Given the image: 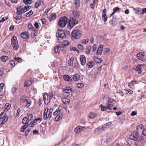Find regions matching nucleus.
I'll return each instance as SVG.
<instances>
[{"mask_svg": "<svg viewBox=\"0 0 146 146\" xmlns=\"http://www.w3.org/2000/svg\"><path fill=\"white\" fill-rule=\"evenodd\" d=\"M63 113H59L55 117V121H58L61 119L62 117Z\"/></svg>", "mask_w": 146, "mask_h": 146, "instance_id": "obj_21", "label": "nucleus"}, {"mask_svg": "<svg viewBox=\"0 0 146 146\" xmlns=\"http://www.w3.org/2000/svg\"><path fill=\"white\" fill-rule=\"evenodd\" d=\"M31 100L27 98L23 104L27 107H29L31 105Z\"/></svg>", "mask_w": 146, "mask_h": 146, "instance_id": "obj_22", "label": "nucleus"}, {"mask_svg": "<svg viewBox=\"0 0 146 146\" xmlns=\"http://www.w3.org/2000/svg\"><path fill=\"white\" fill-rule=\"evenodd\" d=\"M23 2L25 4H29L31 3L33 1L32 0H23Z\"/></svg>", "mask_w": 146, "mask_h": 146, "instance_id": "obj_39", "label": "nucleus"}, {"mask_svg": "<svg viewBox=\"0 0 146 146\" xmlns=\"http://www.w3.org/2000/svg\"><path fill=\"white\" fill-rule=\"evenodd\" d=\"M63 78L66 81L71 82L72 81L71 77L69 75L66 74L63 76Z\"/></svg>", "mask_w": 146, "mask_h": 146, "instance_id": "obj_18", "label": "nucleus"}, {"mask_svg": "<svg viewBox=\"0 0 146 146\" xmlns=\"http://www.w3.org/2000/svg\"><path fill=\"white\" fill-rule=\"evenodd\" d=\"M74 59V57H71L70 60H68V64L69 66H70L72 65Z\"/></svg>", "mask_w": 146, "mask_h": 146, "instance_id": "obj_35", "label": "nucleus"}, {"mask_svg": "<svg viewBox=\"0 0 146 146\" xmlns=\"http://www.w3.org/2000/svg\"><path fill=\"white\" fill-rule=\"evenodd\" d=\"M61 49V46L60 45H58L55 46L54 49V52L57 53L58 52V50H60Z\"/></svg>", "mask_w": 146, "mask_h": 146, "instance_id": "obj_31", "label": "nucleus"}, {"mask_svg": "<svg viewBox=\"0 0 146 146\" xmlns=\"http://www.w3.org/2000/svg\"><path fill=\"white\" fill-rule=\"evenodd\" d=\"M68 19L65 17L60 18L59 21L58 25L61 27H64L67 23Z\"/></svg>", "mask_w": 146, "mask_h": 146, "instance_id": "obj_3", "label": "nucleus"}, {"mask_svg": "<svg viewBox=\"0 0 146 146\" xmlns=\"http://www.w3.org/2000/svg\"><path fill=\"white\" fill-rule=\"evenodd\" d=\"M88 116L90 118H93L96 116V114L93 113H90L89 114Z\"/></svg>", "mask_w": 146, "mask_h": 146, "instance_id": "obj_44", "label": "nucleus"}, {"mask_svg": "<svg viewBox=\"0 0 146 146\" xmlns=\"http://www.w3.org/2000/svg\"><path fill=\"white\" fill-rule=\"evenodd\" d=\"M92 49V46H88L87 49L86 50V53L88 54L90 52Z\"/></svg>", "mask_w": 146, "mask_h": 146, "instance_id": "obj_46", "label": "nucleus"}, {"mask_svg": "<svg viewBox=\"0 0 146 146\" xmlns=\"http://www.w3.org/2000/svg\"><path fill=\"white\" fill-rule=\"evenodd\" d=\"M28 28L29 29L33 30V27L31 23H29L28 25Z\"/></svg>", "mask_w": 146, "mask_h": 146, "instance_id": "obj_62", "label": "nucleus"}, {"mask_svg": "<svg viewBox=\"0 0 146 146\" xmlns=\"http://www.w3.org/2000/svg\"><path fill=\"white\" fill-rule=\"evenodd\" d=\"M11 106V105L10 104L8 103H6L5 106V110H9L10 109Z\"/></svg>", "mask_w": 146, "mask_h": 146, "instance_id": "obj_37", "label": "nucleus"}, {"mask_svg": "<svg viewBox=\"0 0 146 146\" xmlns=\"http://www.w3.org/2000/svg\"><path fill=\"white\" fill-rule=\"evenodd\" d=\"M21 36L22 38L25 39H27L29 37L28 33L27 32L22 33L21 34Z\"/></svg>", "mask_w": 146, "mask_h": 146, "instance_id": "obj_20", "label": "nucleus"}, {"mask_svg": "<svg viewBox=\"0 0 146 146\" xmlns=\"http://www.w3.org/2000/svg\"><path fill=\"white\" fill-rule=\"evenodd\" d=\"M94 60L97 63H100L102 62L103 60L99 58L98 57H95L94 58Z\"/></svg>", "mask_w": 146, "mask_h": 146, "instance_id": "obj_38", "label": "nucleus"}, {"mask_svg": "<svg viewBox=\"0 0 146 146\" xmlns=\"http://www.w3.org/2000/svg\"><path fill=\"white\" fill-rule=\"evenodd\" d=\"M23 9L25 11V12L30 9L29 7V6H26L24 7H23Z\"/></svg>", "mask_w": 146, "mask_h": 146, "instance_id": "obj_59", "label": "nucleus"}, {"mask_svg": "<svg viewBox=\"0 0 146 146\" xmlns=\"http://www.w3.org/2000/svg\"><path fill=\"white\" fill-rule=\"evenodd\" d=\"M106 9H104L102 11V18L104 22H105L107 21V17L106 16Z\"/></svg>", "mask_w": 146, "mask_h": 146, "instance_id": "obj_19", "label": "nucleus"}, {"mask_svg": "<svg viewBox=\"0 0 146 146\" xmlns=\"http://www.w3.org/2000/svg\"><path fill=\"white\" fill-rule=\"evenodd\" d=\"M135 12L136 14H139L141 12L140 10H137L136 9H134Z\"/></svg>", "mask_w": 146, "mask_h": 146, "instance_id": "obj_61", "label": "nucleus"}, {"mask_svg": "<svg viewBox=\"0 0 146 146\" xmlns=\"http://www.w3.org/2000/svg\"><path fill=\"white\" fill-rule=\"evenodd\" d=\"M110 49L108 48H106L104 49V54L105 55L108 53L110 51Z\"/></svg>", "mask_w": 146, "mask_h": 146, "instance_id": "obj_50", "label": "nucleus"}, {"mask_svg": "<svg viewBox=\"0 0 146 146\" xmlns=\"http://www.w3.org/2000/svg\"><path fill=\"white\" fill-rule=\"evenodd\" d=\"M80 79V76L79 74H75L73 76L72 79L74 81L78 80Z\"/></svg>", "mask_w": 146, "mask_h": 146, "instance_id": "obj_27", "label": "nucleus"}, {"mask_svg": "<svg viewBox=\"0 0 146 146\" xmlns=\"http://www.w3.org/2000/svg\"><path fill=\"white\" fill-rule=\"evenodd\" d=\"M58 65V63L56 61L51 62L49 64V67L52 69L56 68L57 67Z\"/></svg>", "mask_w": 146, "mask_h": 146, "instance_id": "obj_14", "label": "nucleus"}, {"mask_svg": "<svg viewBox=\"0 0 146 146\" xmlns=\"http://www.w3.org/2000/svg\"><path fill=\"white\" fill-rule=\"evenodd\" d=\"M53 109L51 108L48 111V108H46L44 110L43 114V119L44 120L48 119L49 120L52 116V112Z\"/></svg>", "mask_w": 146, "mask_h": 146, "instance_id": "obj_1", "label": "nucleus"}, {"mask_svg": "<svg viewBox=\"0 0 146 146\" xmlns=\"http://www.w3.org/2000/svg\"><path fill=\"white\" fill-rule=\"evenodd\" d=\"M12 46L14 50H17L19 48V45L17 37L14 36L11 39Z\"/></svg>", "mask_w": 146, "mask_h": 146, "instance_id": "obj_4", "label": "nucleus"}, {"mask_svg": "<svg viewBox=\"0 0 146 146\" xmlns=\"http://www.w3.org/2000/svg\"><path fill=\"white\" fill-rule=\"evenodd\" d=\"M144 66L143 64H138L135 68L136 71L138 72L139 74H141L142 72Z\"/></svg>", "mask_w": 146, "mask_h": 146, "instance_id": "obj_11", "label": "nucleus"}, {"mask_svg": "<svg viewBox=\"0 0 146 146\" xmlns=\"http://www.w3.org/2000/svg\"><path fill=\"white\" fill-rule=\"evenodd\" d=\"M85 128L84 126H79L75 128L74 131L76 133H78L82 130Z\"/></svg>", "mask_w": 146, "mask_h": 146, "instance_id": "obj_15", "label": "nucleus"}, {"mask_svg": "<svg viewBox=\"0 0 146 146\" xmlns=\"http://www.w3.org/2000/svg\"><path fill=\"white\" fill-rule=\"evenodd\" d=\"M63 92L66 93H69L72 92V90L70 88L66 87L63 90Z\"/></svg>", "mask_w": 146, "mask_h": 146, "instance_id": "obj_24", "label": "nucleus"}, {"mask_svg": "<svg viewBox=\"0 0 146 146\" xmlns=\"http://www.w3.org/2000/svg\"><path fill=\"white\" fill-rule=\"evenodd\" d=\"M28 125H24L21 128V130L22 132L24 131V130L28 127Z\"/></svg>", "mask_w": 146, "mask_h": 146, "instance_id": "obj_45", "label": "nucleus"}, {"mask_svg": "<svg viewBox=\"0 0 146 146\" xmlns=\"http://www.w3.org/2000/svg\"><path fill=\"white\" fill-rule=\"evenodd\" d=\"M27 99V98H26V96H23L21 97L20 98V101L21 102H22L23 104L24 103Z\"/></svg>", "mask_w": 146, "mask_h": 146, "instance_id": "obj_36", "label": "nucleus"}, {"mask_svg": "<svg viewBox=\"0 0 146 146\" xmlns=\"http://www.w3.org/2000/svg\"><path fill=\"white\" fill-rule=\"evenodd\" d=\"M43 100L44 101V103L45 104H48L49 103L50 101V98L49 96L47 94H45L43 96Z\"/></svg>", "mask_w": 146, "mask_h": 146, "instance_id": "obj_12", "label": "nucleus"}, {"mask_svg": "<svg viewBox=\"0 0 146 146\" xmlns=\"http://www.w3.org/2000/svg\"><path fill=\"white\" fill-rule=\"evenodd\" d=\"M26 117L29 121L32 120L33 119V115L31 113L28 114V116Z\"/></svg>", "mask_w": 146, "mask_h": 146, "instance_id": "obj_34", "label": "nucleus"}, {"mask_svg": "<svg viewBox=\"0 0 146 146\" xmlns=\"http://www.w3.org/2000/svg\"><path fill=\"white\" fill-rule=\"evenodd\" d=\"M74 4L77 7H79L80 4V0H75Z\"/></svg>", "mask_w": 146, "mask_h": 146, "instance_id": "obj_42", "label": "nucleus"}, {"mask_svg": "<svg viewBox=\"0 0 146 146\" xmlns=\"http://www.w3.org/2000/svg\"><path fill=\"white\" fill-rule=\"evenodd\" d=\"M8 58V57L6 56H2L1 58V60L3 62H5Z\"/></svg>", "mask_w": 146, "mask_h": 146, "instance_id": "obj_32", "label": "nucleus"}, {"mask_svg": "<svg viewBox=\"0 0 146 146\" xmlns=\"http://www.w3.org/2000/svg\"><path fill=\"white\" fill-rule=\"evenodd\" d=\"M36 122H35L34 120L33 121H32L30 123L29 125V126L31 127H33L36 124Z\"/></svg>", "mask_w": 146, "mask_h": 146, "instance_id": "obj_41", "label": "nucleus"}, {"mask_svg": "<svg viewBox=\"0 0 146 146\" xmlns=\"http://www.w3.org/2000/svg\"><path fill=\"white\" fill-rule=\"evenodd\" d=\"M70 50L71 51H76L78 52V51L77 50V48L74 47H70Z\"/></svg>", "mask_w": 146, "mask_h": 146, "instance_id": "obj_55", "label": "nucleus"}, {"mask_svg": "<svg viewBox=\"0 0 146 146\" xmlns=\"http://www.w3.org/2000/svg\"><path fill=\"white\" fill-rule=\"evenodd\" d=\"M82 35L81 32L80 30H76L73 31L71 33V36L75 39L79 38Z\"/></svg>", "mask_w": 146, "mask_h": 146, "instance_id": "obj_2", "label": "nucleus"}, {"mask_svg": "<svg viewBox=\"0 0 146 146\" xmlns=\"http://www.w3.org/2000/svg\"><path fill=\"white\" fill-rule=\"evenodd\" d=\"M103 131L101 127V126H100L96 129L94 131L96 133H101Z\"/></svg>", "mask_w": 146, "mask_h": 146, "instance_id": "obj_25", "label": "nucleus"}, {"mask_svg": "<svg viewBox=\"0 0 146 146\" xmlns=\"http://www.w3.org/2000/svg\"><path fill=\"white\" fill-rule=\"evenodd\" d=\"M28 120H27V119L26 117H25L22 120V123L23 124H26L28 123L29 122Z\"/></svg>", "mask_w": 146, "mask_h": 146, "instance_id": "obj_48", "label": "nucleus"}, {"mask_svg": "<svg viewBox=\"0 0 146 146\" xmlns=\"http://www.w3.org/2000/svg\"><path fill=\"white\" fill-rule=\"evenodd\" d=\"M8 17H4L0 20V23L2 22H3L8 19Z\"/></svg>", "mask_w": 146, "mask_h": 146, "instance_id": "obj_57", "label": "nucleus"}, {"mask_svg": "<svg viewBox=\"0 0 146 146\" xmlns=\"http://www.w3.org/2000/svg\"><path fill=\"white\" fill-rule=\"evenodd\" d=\"M138 83V82L137 81H131L128 84V86L131 88L133 89L135 88V85Z\"/></svg>", "mask_w": 146, "mask_h": 146, "instance_id": "obj_13", "label": "nucleus"}, {"mask_svg": "<svg viewBox=\"0 0 146 146\" xmlns=\"http://www.w3.org/2000/svg\"><path fill=\"white\" fill-rule=\"evenodd\" d=\"M48 95L49 96V97L50 98V100H51L53 98L55 99L54 95L53 93H50V94Z\"/></svg>", "mask_w": 146, "mask_h": 146, "instance_id": "obj_47", "label": "nucleus"}, {"mask_svg": "<svg viewBox=\"0 0 146 146\" xmlns=\"http://www.w3.org/2000/svg\"><path fill=\"white\" fill-rule=\"evenodd\" d=\"M84 86V84L82 83H79L77 84V86L79 88H82Z\"/></svg>", "mask_w": 146, "mask_h": 146, "instance_id": "obj_54", "label": "nucleus"}, {"mask_svg": "<svg viewBox=\"0 0 146 146\" xmlns=\"http://www.w3.org/2000/svg\"><path fill=\"white\" fill-rule=\"evenodd\" d=\"M143 127V126L142 124H140L138 125L137 127V131H136L138 132L139 131H141Z\"/></svg>", "mask_w": 146, "mask_h": 146, "instance_id": "obj_28", "label": "nucleus"}, {"mask_svg": "<svg viewBox=\"0 0 146 146\" xmlns=\"http://www.w3.org/2000/svg\"><path fill=\"white\" fill-rule=\"evenodd\" d=\"M72 15L75 18H78L80 16V13L77 11H74L72 12Z\"/></svg>", "mask_w": 146, "mask_h": 146, "instance_id": "obj_23", "label": "nucleus"}, {"mask_svg": "<svg viewBox=\"0 0 146 146\" xmlns=\"http://www.w3.org/2000/svg\"><path fill=\"white\" fill-rule=\"evenodd\" d=\"M78 23V21L76 19L72 17L70 18L69 21V25L71 28Z\"/></svg>", "mask_w": 146, "mask_h": 146, "instance_id": "obj_10", "label": "nucleus"}, {"mask_svg": "<svg viewBox=\"0 0 146 146\" xmlns=\"http://www.w3.org/2000/svg\"><path fill=\"white\" fill-rule=\"evenodd\" d=\"M129 137L130 139L134 141H137L139 138L138 132L136 131H135L130 135Z\"/></svg>", "mask_w": 146, "mask_h": 146, "instance_id": "obj_8", "label": "nucleus"}, {"mask_svg": "<svg viewBox=\"0 0 146 146\" xmlns=\"http://www.w3.org/2000/svg\"><path fill=\"white\" fill-rule=\"evenodd\" d=\"M100 107L101 108V110L102 111H106L107 108V107H106L105 106H104L102 105H100Z\"/></svg>", "mask_w": 146, "mask_h": 146, "instance_id": "obj_51", "label": "nucleus"}, {"mask_svg": "<svg viewBox=\"0 0 146 146\" xmlns=\"http://www.w3.org/2000/svg\"><path fill=\"white\" fill-rule=\"evenodd\" d=\"M32 81L30 80H26L24 86H25L28 87L30 86L32 84Z\"/></svg>", "mask_w": 146, "mask_h": 146, "instance_id": "obj_26", "label": "nucleus"}, {"mask_svg": "<svg viewBox=\"0 0 146 146\" xmlns=\"http://www.w3.org/2000/svg\"><path fill=\"white\" fill-rule=\"evenodd\" d=\"M63 44L64 46H68L69 44V42L67 40H64L63 42Z\"/></svg>", "mask_w": 146, "mask_h": 146, "instance_id": "obj_56", "label": "nucleus"}, {"mask_svg": "<svg viewBox=\"0 0 146 146\" xmlns=\"http://www.w3.org/2000/svg\"><path fill=\"white\" fill-rule=\"evenodd\" d=\"M33 14V12L32 10H30L28 13L26 14L25 16L27 17H30Z\"/></svg>", "mask_w": 146, "mask_h": 146, "instance_id": "obj_49", "label": "nucleus"}, {"mask_svg": "<svg viewBox=\"0 0 146 146\" xmlns=\"http://www.w3.org/2000/svg\"><path fill=\"white\" fill-rule=\"evenodd\" d=\"M56 14H52L49 16L50 21H51L55 20L56 18Z\"/></svg>", "mask_w": 146, "mask_h": 146, "instance_id": "obj_29", "label": "nucleus"}, {"mask_svg": "<svg viewBox=\"0 0 146 146\" xmlns=\"http://www.w3.org/2000/svg\"><path fill=\"white\" fill-rule=\"evenodd\" d=\"M80 59L81 64L83 66L84 65L86 62V59L85 56L83 55H81L80 56Z\"/></svg>", "mask_w": 146, "mask_h": 146, "instance_id": "obj_16", "label": "nucleus"}, {"mask_svg": "<svg viewBox=\"0 0 146 146\" xmlns=\"http://www.w3.org/2000/svg\"><path fill=\"white\" fill-rule=\"evenodd\" d=\"M115 100L110 98H109L108 102L107 108L109 110H112L114 104L115 103Z\"/></svg>", "mask_w": 146, "mask_h": 146, "instance_id": "obj_5", "label": "nucleus"}, {"mask_svg": "<svg viewBox=\"0 0 146 146\" xmlns=\"http://www.w3.org/2000/svg\"><path fill=\"white\" fill-rule=\"evenodd\" d=\"M56 36L57 37L63 38L66 36L65 32L63 30L57 31Z\"/></svg>", "mask_w": 146, "mask_h": 146, "instance_id": "obj_9", "label": "nucleus"}, {"mask_svg": "<svg viewBox=\"0 0 146 146\" xmlns=\"http://www.w3.org/2000/svg\"><path fill=\"white\" fill-rule=\"evenodd\" d=\"M13 59L19 62H21L22 60V58L19 57H14Z\"/></svg>", "mask_w": 146, "mask_h": 146, "instance_id": "obj_43", "label": "nucleus"}, {"mask_svg": "<svg viewBox=\"0 0 146 146\" xmlns=\"http://www.w3.org/2000/svg\"><path fill=\"white\" fill-rule=\"evenodd\" d=\"M146 12V8H143L141 14L143 15Z\"/></svg>", "mask_w": 146, "mask_h": 146, "instance_id": "obj_64", "label": "nucleus"}, {"mask_svg": "<svg viewBox=\"0 0 146 146\" xmlns=\"http://www.w3.org/2000/svg\"><path fill=\"white\" fill-rule=\"evenodd\" d=\"M8 117L7 115L5 114L2 117H0V125H3L8 120Z\"/></svg>", "mask_w": 146, "mask_h": 146, "instance_id": "obj_7", "label": "nucleus"}, {"mask_svg": "<svg viewBox=\"0 0 146 146\" xmlns=\"http://www.w3.org/2000/svg\"><path fill=\"white\" fill-rule=\"evenodd\" d=\"M4 86V84L3 83H1L0 84V92H1L3 89V87Z\"/></svg>", "mask_w": 146, "mask_h": 146, "instance_id": "obj_60", "label": "nucleus"}, {"mask_svg": "<svg viewBox=\"0 0 146 146\" xmlns=\"http://www.w3.org/2000/svg\"><path fill=\"white\" fill-rule=\"evenodd\" d=\"M40 2L37 1L36 2L35 5V7L36 8H37L40 5Z\"/></svg>", "mask_w": 146, "mask_h": 146, "instance_id": "obj_58", "label": "nucleus"}, {"mask_svg": "<svg viewBox=\"0 0 146 146\" xmlns=\"http://www.w3.org/2000/svg\"><path fill=\"white\" fill-rule=\"evenodd\" d=\"M10 63L12 66H13L15 65V62L13 60H10Z\"/></svg>", "mask_w": 146, "mask_h": 146, "instance_id": "obj_63", "label": "nucleus"}, {"mask_svg": "<svg viewBox=\"0 0 146 146\" xmlns=\"http://www.w3.org/2000/svg\"><path fill=\"white\" fill-rule=\"evenodd\" d=\"M102 50L98 48L97 51L96 53V54L98 55L101 54L102 53Z\"/></svg>", "mask_w": 146, "mask_h": 146, "instance_id": "obj_53", "label": "nucleus"}, {"mask_svg": "<svg viewBox=\"0 0 146 146\" xmlns=\"http://www.w3.org/2000/svg\"><path fill=\"white\" fill-rule=\"evenodd\" d=\"M62 102L64 104H67L70 103V101L68 99L66 98L63 99L62 100Z\"/></svg>", "mask_w": 146, "mask_h": 146, "instance_id": "obj_40", "label": "nucleus"}, {"mask_svg": "<svg viewBox=\"0 0 146 146\" xmlns=\"http://www.w3.org/2000/svg\"><path fill=\"white\" fill-rule=\"evenodd\" d=\"M124 90L125 91V93L127 94H129L131 95L133 93V91L132 90L129 89H125Z\"/></svg>", "mask_w": 146, "mask_h": 146, "instance_id": "obj_30", "label": "nucleus"}, {"mask_svg": "<svg viewBox=\"0 0 146 146\" xmlns=\"http://www.w3.org/2000/svg\"><path fill=\"white\" fill-rule=\"evenodd\" d=\"M138 59L142 61H146V56L143 52L138 53L137 55Z\"/></svg>", "mask_w": 146, "mask_h": 146, "instance_id": "obj_6", "label": "nucleus"}, {"mask_svg": "<svg viewBox=\"0 0 146 146\" xmlns=\"http://www.w3.org/2000/svg\"><path fill=\"white\" fill-rule=\"evenodd\" d=\"M88 41L89 40L88 38L84 39L82 41V43L85 44H86L88 43Z\"/></svg>", "mask_w": 146, "mask_h": 146, "instance_id": "obj_52", "label": "nucleus"}, {"mask_svg": "<svg viewBox=\"0 0 146 146\" xmlns=\"http://www.w3.org/2000/svg\"><path fill=\"white\" fill-rule=\"evenodd\" d=\"M17 13L18 15H21L23 12H25V11H24V9H23V7L20 6L19 8H17Z\"/></svg>", "mask_w": 146, "mask_h": 146, "instance_id": "obj_17", "label": "nucleus"}, {"mask_svg": "<svg viewBox=\"0 0 146 146\" xmlns=\"http://www.w3.org/2000/svg\"><path fill=\"white\" fill-rule=\"evenodd\" d=\"M94 65V62L93 61H90L87 63V65L90 68H92Z\"/></svg>", "mask_w": 146, "mask_h": 146, "instance_id": "obj_33", "label": "nucleus"}]
</instances>
